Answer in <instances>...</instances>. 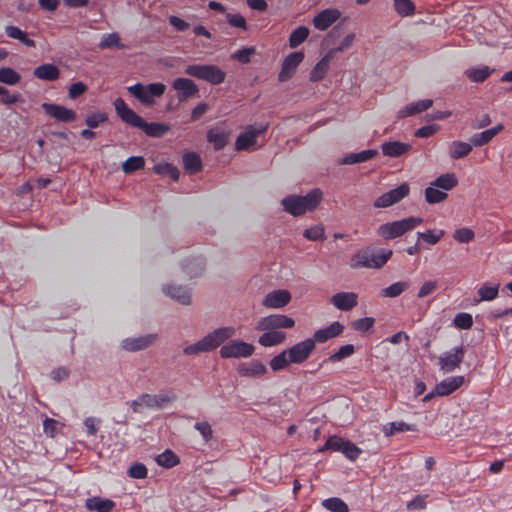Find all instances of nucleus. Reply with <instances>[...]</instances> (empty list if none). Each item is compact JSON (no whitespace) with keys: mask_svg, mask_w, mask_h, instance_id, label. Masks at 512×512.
Segmentation results:
<instances>
[{"mask_svg":"<svg viewBox=\"0 0 512 512\" xmlns=\"http://www.w3.org/2000/svg\"><path fill=\"white\" fill-rule=\"evenodd\" d=\"M341 16V12L335 8H327L319 12L312 20L314 27L320 31L327 30Z\"/></svg>","mask_w":512,"mask_h":512,"instance_id":"nucleus-18","label":"nucleus"},{"mask_svg":"<svg viewBox=\"0 0 512 512\" xmlns=\"http://www.w3.org/2000/svg\"><path fill=\"white\" fill-rule=\"evenodd\" d=\"M5 33L12 39H17L27 47H35L36 43L33 39L27 37L26 33L16 26L9 25L5 28Z\"/></svg>","mask_w":512,"mask_h":512,"instance_id":"nucleus-37","label":"nucleus"},{"mask_svg":"<svg viewBox=\"0 0 512 512\" xmlns=\"http://www.w3.org/2000/svg\"><path fill=\"white\" fill-rule=\"evenodd\" d=\"M412 146L408 143L399 141L384 142L381 145L382 153L388 157H400L411 150Z\"/></svg>","mask_w":512,"mask_h":512,"instance_id":"nucleus-25","label":"nucleus"},{"mask_svg":"<svg viewBox=\"0 0 512 512\" xmlns=\"http://www.w3.org/2000/svg\"><path fill=\"white\" fill-rule=\"evenodd\" d=\"M98 47L100 49H107V48H123L124 45L120 42V37L117 33L113 32L110 34H104L101 38V41L98 44Z\"/></svg>","mask_w":512,"mask_h":512,"instance_id":"nucleus-53","label":"nucleus"},{"mask_svg":"<svg viewBox=\"0 0 512 512\" xmlns=\"http://www.w3.org/2000/svg\"><path fill=\"white\" fill-rule=\"evenodd\" d=\"M268 128L267 124H260L258 126L249 125L243 133H241L235 143L238 151L248 150L256 145L257 136L263 134Z\"/></svg>","mask_w":512,"mask_h":512,"instance_id":"nucleus-10","label":"nucleus"},{"mask_svg":"<svg viewBox=\"0 0 512 512\" xmlns=\"http://www.w3.org/2000/svg\"><path fill=\"white\" fill-rule=\"evenodd\" d=\"M322 196V191L316 188L305 196L289 195L283 198L281 203L285 212L297 217L313 211L320 203Z\"/></svg>","mask_w":512,"mask_h":512,"instance_id":"nucleus-2","label":"nucleus"},{"mask_svg":"<svg viewBox=\"0 0 512 512\" xmlns=\"http://www.w3.org/2000/svg\"><path fill=\"white\" fill-rule=\"evenodd\" d=\"M238 372L245 377H261L267 373V367L258 360L249 363H243L238 367Z\"/></svg>","mask_w":512,"mask_h":512,"instance_id":"nucleus-28","label":"nucleus"},{"mask_svg":"<svg viewBox=\"0 0 512 512\" xmlns=\"http://www.w3.org/2000/svg\"><path fill=\"white\" fill-rule=\"evenodd\" d=\"M343 329H344V326L340 322L335 321L331 325H329L323 329L317 330L311 339L315 340V344L317 342L324 343L327 340L340 335L343 332Z\"/></svg>","mask_w":512,"mask_h":512,"instance_id":"nucleus-22","label":"nucleus"},{"mask_svg":"<svg viewBox=\"0 0 512 512\" xmlns=\"http://www.w3.org/2000/svg\"><path fill=\"white\" fill-rule=\"evenodd\" d=\"M155 338L156 336L152 334L136 338H126L122 341V348L132 352L143 350L152 344Z\"/></svg>","mask_w":512,"mask_h":512,"instance_id":"nucleus-23","label":"nucleus"},{"mask_svg":"<svg viewBox=\"0 0 512 512\" xmlns=\"http://www.w3.org/2000/svg\"><path fill=\"white\" fill-rule=\"evenodd\" d=\"M194 428L201 434L203 440L207 443L212 439L213 431L207 421H200L194 424Z\"/></svg>","mask_w":512,"mask_h":512,"instance_id":"nucleus-62","label":"nucleus"},{"mask_svg":"<svg viewBox=\"0 0 512 512\" xmlns=\"http://www.w3.org/2000/svg\"><path fill=\"white\" fill-rule=\"evenodd\" d=\"M295 325V321L286 315L272 314L261 318L257 325L256 330H275L278 328H292Z\"/></svg>","mask_w":512,"mask_h":512,"instance_id":"nucleus-11","label":"nucleus"},{"mask_svg":"<svg viewBox=\"0 0 512 512\" xmlns=\"http://www.w3.org/2000/svg\"><path fill=\"white\" fill-rule=\"evenodd\" d=\"M329 65L324 63L323 61H319L316 63V65L313 67L311 73H310V80L313 82H318L322 80L327 71H328Z\"/></svg>","mask_w":512,"mask_h":512,"instance_id":"nucleus-59","label":"nucleus"},{"mask_svg":"<svg viewBox=\"0 0 512 512\" xmlns=\"http://www.w3.org/2000/svg\"><path fill=\"white\" fill-rule=\"evenodd\" d=\"M176 400L177 395L172 391L160 394L144 393L131 401L130 407L134 413H142L145 408L163 409Z\"/></svg>","mask_w":512,"mask_h":512,"instance_id":"nucleus-3","label":"nucleus"},{"mask_svg":"<svg viewBox=\"0 0 512 512\" xmlns=\"http://www.w3.org/2000/svg\"><path fill=\"white\" fill-rule=\"evenodd\" d=\"M472 150V144L462 141H454L451 144L450 156L452 159H460L467 156Z\"/></svg>","mask_w":512,"mask_h":512,"instance_id":"nucleus-40","label":"nucleus"},{"mask_svg":"<svg viewBox=\"0 0 512 512\" xmlns=\"http://www.w3.org/2000/svg\"><path fill=\"white\" fill-rule=\"evenodd\" d=\"M291 300V295L287 290H275L268 293L262 301L267 308H282Z\"/></svg>","mask_w":512,"mask_h":512,"instance_id":"nucleus-21","label":"nucleus"},{"mask_svg":"<svg viewBox=\"0 0 512 512\" xmlns=\"http://www.w3.org/2000/svg\"><path fill=\"white\" fill-rule=\"evenodd\" d=\"M156 462L159 466L172 468L180 462V459L172 450L167 449L156 457Z\"/></svg>","mask_w":512,"mask_h":512,"instance_id":"nucleus-41","label":"nucleus"},{"mask_svg":"<svg viewBox=\"0 0 512 512\" xmlns=\"http://www.w3.org/2000/svg\"><path fill=\"white\" fill-rule=\"evenodd\" d=\"M372 251L371 250H362L356 253L350 261V267L353 269L359 268H370L373 269L372 263Z\"/></svg>","mask_w":512,"mask_h":512,"instance_id":"nucleus-34","label":"nucleus"},{"mask_svg":"<svg viewBox=\"0 0 512 512\" xmlns=\"http://www.w3.org/2000/svg\"><path fill=\"white\" fill-rule=\"evenodd\" d=\"M141 130L150 137H161L169 131V126L162 123H147L144 121Z\"/></svg>","mask_w":512,"mask_h":512,"instance_id":"nucleus-43","label":"nucleus"},{"mask_svg":"<svg viewBox=\"0 0 512 512\" xmlns=\"http://www.w3.org/2000/svg\"><path fill=\"white\" fill-rule=\"evenodd\" d=\"M474 236V232L465 227L457 229L453 234V238L460 243H469L474 239Z\"/></svg>","mask_w":512,"mask_h":512,"instance_id":"nucleus-63","label":"nucleus"},{"mask_svg":"<svg viewBox=\"0 0 512 512\" xmlns=\"http://www.w3.org/2000/svg\"><path fill=\"white\" fill-rule=\"evenodd\" d=\"M410 187L407 183H402L398 187L380 195L374 202L376 208H387L393 204L400 202L408 196Z\"/></svg>","mask_w":512,"mask_h":512,"instance_id":"nucleus-9","label":"nucleus"},{"mask_svg":"<svg viewBox=\"0 0 512 512\" xmlns=\"http://www.w3.org/2000/svg\"><path fill=\"white\" fill-rule=\"evenodd\" d=\"M107 120L108 116L105 112H92L87 114L85 123L89 128L94 129Z\"/></svg>","mask_w":512,"mask_h":512,"instance_id":"nucleus-56","label":"nucleus"},{"mask_svg":"<svg viewBox=\"0 0 512 512\" xmlns=\"http://www.w3.org/2000/svg\"><path fill=\"white\" fill-rule=\"evenodd\" d=\"M326 447H331L332 451L341 452L349 460H356L361 454V449L354 443L344 440L338 436H331L326 441Z\"/></svg>","mask_w":512,"mask_h":512,"instance_id":"nucleus-8","label":"nucleus"},{"mask_svg":"<svg viewBox=\"0 0 512 512\" xmlns=\"http://www.w3.org/2000/svg\"><path fill=\"white\" fill-rule=\"evenodd\" d=\"M114 107L122 121L135 128H142L145 120L129 108L122 98H117L114 101Z\"/></svg>","mask_w":512,"mask_h":512,"instance_id":"nucleus-15","label":"nucleus"},{"mask_svg":"<svg viewBox=\"0 0 512 512\" xmlns=\"http://www.w3.org/2000/svg\"><path fill=\"white\" fill-rule=\"evenodd\" d=\"M184 73L200 80L209 82L212 85H219L224 82L226 73L216 65L193 64L186 66Z\"/></svg>","mask_w":512,"mask_h":512,"instance_id":"nucleus-6","label":"nucleus"},{"mask_svg":"<svg viewBox=\"0 0 512 512\" xmlns=\"http://www.w3.org/2000/svg\"><path fill=\"white\" fill-rule=\"evenodd\" d=\"M464 358L463 346L455 347L439 357L438 365L443 372H452L459 367Z\"/></svg>","mask_w":512,"mask_h":512,"instance_id":"nucleus-13","label":"nucleus"},{"mask_svg":"<svg viewBox=\"0 0 512 512\" xmlns=\"http://www.w3.org/2000/svg\"><path fill=\"white\" fill-rule=\"evenodd\" d=\"M207 139L213 144L215 150H221L227 144L228 135L223 131L210 129L207 133Z\"/></svg>","mask_w":512,"mask_h":512,"instance_id":"nucleus-38","label":"nucleus"},{"mask_svg":"<svg viewBox=\"0 0 512 512\" xmlns=\"http://www.w3.org/2000/svg\"><path fill=\"white\" fill-rule=\"evenodd\" d=\"M172 88L178 92L180 101L197 94L199 91L198 86L189 78H176L172 83Z\"/></svg>","mask_w":512,"mask_h":512,"instance_id":"nucleus-19","label":"nucleus"},{"mask_svg":"<svg viewBox=\"0 0 512 512\" xmlns=\"http://www.w3.org/2000/svg\"><path fill=\"white\" fill-rule=\"evenodd\" d=\"M330 302L341 311H350L358 303V296L354 292H339L334 294Z\"/></svg>","mask_w":512,"mask_h":512,"instance_id":"nucleus-20","label":"nucleus"},{"mask_svg":"<svg viewBox=\"0 0 512 512\" xmlns=\"http://www.w3.org/2000/svg\"><path fill=\"white\" fill-rule=\"evenodd\" d=\"M116 504L110 499H102L94 496L87 498L85 501V507L89 511L95 512H111L115 508Z\"/></svg>","mask_w":512,"mask_h":512,"instance_id":"nucleus-29","label":"nucleus"},{"mask_svg":"<svg viewBox=\"0 0 512 512\" xmlns=\"http://www.w3.org/2000/svg\"><path fill=\"white\" fill-rule=\"evenodd\" d=\"M423 223L421 217L410 216L401 220L381 224L377 228V234L385 240H391L403 236Z\"/></svg>","mask_w":512,"mask_h":512,"instance_id":"nucleus-4","label":"nucleus"},{"mask_svg":"<svg viewBox=\"0 0 512 512\" xmlns=\"http://www.w3.org/2000/svg\"><path fill=\"white\" fill-rule=\"evenodd\" d=\"M128 92L144 105H154L155 98L163 96L166 86L163 83H150L143 85L136 83L127 87Z\"/></svg>","mask_w":512,"mask_h":512,"instance_id":"nucleus-5","label":"nucleus"},{"mask_svg":"<svg viewBox=\"0 0 512 512\" xmlns=\"http://www.w3.org/2000/svg\"><path fill=\"white\" fill-rule=\"evenodd\" d=\"M289 353H287V349L277 354L270 360V367L273 371H280L288 367L290 364H293L292 361H289Z\"/></svg>","mask_w":512,"mask_h":512,"instance_id":"nucleus-50","label":"nucleus"},{"mask_svg":"<svg viewBox=\"0 0 512 512\" xmlns=\"http://www.w3.org/2000/svg\"><path fill=\"white\" fill-rule=\"evenodd\" d=\"M205 267V260L201 256H195L192 259L185 260L182 263V269L190 276H197Z\"/></svg>","mask_w":512,"mask_h":512,"instance_id":"nucleus-35","label":"nucleus"},{"mask_svg":"<svg viewBox=\"0 0 512 512\" xmlns=\"http://www.w3.org/2000/svg\"><path fill=\"white\" fill-rule=\"evenodd\" d=\"M264 334L259 337V344L264 347H271L281 344L286 339V334L276 330H266Z\"/></svg>","mask_w":512,"mask_h":512,"instance_id":"nucleus-33","label":"nucleus"},{"mask_svg":"<svg viewBox=\"0 0 512 512\" xmlns=\"http://www.w3.org/2000/svg\"><path fill=\"white\" fill-rule=\"evenodd\" d=\"M409 430H411L410 425L403 421L390 422L383 427V433L385 436H392L395 433L405 432Z\"/></svg>","mask_w":512,"mask_h":512,"instance_id":"nucleus-55","label":"nucleus"},{"mask_svg":"<svg viewBox=\"0 0 512 512\" xmlns=\"http://www.w3.org/2000/svg\"><path fill=\"white\" fill-rule=\"evenodd\" d=\"M447 193L441 191L439 188L432 184L425 189V200L429 204H437L444 201L447 198Z\"/></svg>","mask_w":512,"mask_h":512,"instance_id":"nucleus-47","label":"nucleus"},{"mask_svg":"<svg viewBox=\"0 0 512 512\" xmlns=\"http://www.w3.org/2000/svg\"><path fill=\"white\" fill-rule=\"evenodd\" d=\"M494 70L486 65L472 67L465 70L464 74L472 81V82H483L485 81Z\"/></svg>","mask_w":512,"mask_h":512,"instance_id":"nucleus-36","label":"nucleus"},{"mask_svg":"<svg viewBox=\"0 0 512 512\" xmlns=\"http://www.w3.org/2000/svg\"><path fill=\"white\" fill-rule=\"evenodd\" d=\"M322 505L330 512H349L348 505L338 497L327 498Z\"/></svg>","mask_w":512,"mask_h":512,"instance_id":"nucleus-51","label":"nucleus"},{"mask_svg":"<svg viewBox=\"0 0 512 512\" xmlns=\"http://www.w3.org/2000/svg\"><path fill=\"white\" fill-rule=\"evenodd\" d=\"M227 22L237 28H241L243 30H247V22L246 19L240 14L227 13L226 14Z\"/></svg>","mask_w":512,"mask_h":512,"instance_id":"nucleus-64","label":"nucleus"},{"mask_svg":"<svg viewBox=\"0 0 512 512\" xmlns=\"http://www.w3.org/2000/svg\"><path fill=\"white\" fill-rule=\"evenodd\" d=\"M21 75L10 67L0 68V83L6 85H16L20 82Z\"/></svg>","mask_w":512,"mask_h":512,"instance_id":"nucleus-44","label":"nucleus"},{"mask_svg":"<svg viewBox=\"0 0 512 512\" xmlns=\"http://www.w3.org/2000/svg\"><path fill=\"white\" fill-rule=\"evenodd\" d=\"M392 254L393 251L390 249H380L378 251H372L371 263L373 269H379L383 267L391 258Z\"/></svg>","mask_w":512,"mask_h":512,"instance_id":"nucleus-45","label":"nucleus"},{"mask_svg":"<svg viewBox=\"0 0 512 512\" xmlns=\"http://www.w3.org/2000/svg\"><path fill=\"white\" fill-rule=\"evenodd\" d=\"M445 235L444 230H427L425 232H417V238L427 242L429 245H436Z\"/></svg>","mask_w":512,"mask_h":512,"instance_id":"nucleus-48","label":"nucleus"},{"mask_svg":"<svg viewBox=\"0 0 512 512\" xmlns=\"http://www.w3.org/2000/svg\"><path fill=\"white\" fill-rule=\"evenodd\" d=\"M377 154L378 151L376 149L363 150L358 153H349L340 160V163L345 165L361 163L374 158Z\"/></svg>","mask_w":512,"mask_h":512,"instance_id":"nucleus-32","label":"nucleus"},{"mask_svg":"<svg viewBox=\"0 0 512 512\" xmlns=\"http://www.w3.org/2000/svg\"><path fill=\"white\" fill-rule=\"evenodd\" d=\"M463 382V376L446 378L435 386V393L437 396H447L461 387Z\"/></svg>","mask_w":512,"mask_h":512,"instance_id":"nucleus-24","label":"nucleus"},{"mask_svg":"<svg viewBox=\"0 0 512 512\" xmlns=\"http://www.w3.org/2000/svg\"><path fill=\"white\" fill-rule=\"evenodd\" d=\"M114 107L122 121L135 128H142L145 120L129 108L122 98H117L114 101Z\"/></svg>","mask_w":512,"mask_h":512,"instance_id":"nucleus-14","label":"nucleus"},{"mask_svg":"<svg viewBox=\"0 0 512 512\" xmlns=\"http://www.w3.org/2000/svg\"><path fill=\"white\" fill-rule=\"evenodd\" d=\"M303 59L304 54L302 52H292L287 55L282 63V68L278 76L279 81L285 82L290 79Z\"/></svg>","mask_w":512,"mask_h":512,"instance_id":"nucleus-16","label":"nucleus"},{"mask_svg":"<svg viewBox=\"0 0 512 512\" xmlns=\"http://www.w3.org/2000/svg\"><path fill=\"white\" fill-rule=\"evenodd\" d=\"M433 104L431 99L410 103L398 111V118H406L428 110Z\"/></svg>","mask_w":512,"mask_h":512,"instance_id":"nucleus-26","label":"nucleus"},{"mask_svg":"<svg viewBox=\"0 0 512 512\" xmlns=\"http://www.w3.org/2000/svg\"><path fill=\"white\" fill-rule=\"evenodd\" d=\"M397 13L403 17L410 16L415 12V5L411 0H394Z\"/></svg>","mask_w":512,"mask_h":512,"instance_id":"nucleus-57","label":"nucleus"},{"mask_svg":"<svg viewBox=\"0 0 512 512\" xmlns=\"http://www.w3.org/2000/svg\"><path fill=\"white\" fill-rule=\"evenodd\" d=\"M408 287L409 284L407 282L398 281L382 289L380 294L382 297L395 298L402 294Z\"/></svg>","mask_w":512,"mask_h":512,"instance_id":"nucleus-46","label":"nucleus"},{"mask_svg":"<svg viewBox=\"0 0 512 512\" xmlns=\"http://www.w3.org/2000/svg\"><path fill=\"white\" fill-rule=\"evenodd\" d=\"M236 334L233 326L220 327L205 335L202 339L194 344L188 345L183 349L185 355H196L199 353L210 352L226 340L232 338Z\"/></svg>","mask_w":512,"mask_h":512,"instance_id":"nucleus-1","label":"nucleus"},{"mask_svg":"<svg viewBox=\"0 0 512 512\" xmlns=\"http://www.w3.org/2000/svg\"><path fill=\"white\" fill-rule=\"evenodd\" d=\"M33 75L40 80L54 81L59 78L60 71L56 65L46 63L36 67Z\"/></svg>","mask_w":512,"mask_h":512,"instance_id":"nucleus-31","label":"nucleus"},{"mask_svg":"<svg viewBox=\"0 0 512 512\" xmlns=\"http://www.w3.org/2000/svg\"><path fill=\"white\" fill-rule=\"evenodd\" d=\"M454 325L459 329H470L473 325L472 315L469 313L461 312L454 317Z\"/></svg>","mask_w":512,"mask_h":512,"instance_id":"nucleus-58","label":"nucleus"},{"mask_svg":"<svg viewBox=\"0 0 512 512\" xmlns=\"http://www.w3.org/2000/svg\"><path fill=\"white\" fill-rule=\"evenodd\" d=\"M504 126L502 124H498L490 129L482 131L480 133H476L471 136L470 142L473 146L480 147L487 143H489L500 131H502Z\"/></svg>","mask_w":512,"mask_h":512,"instance_id":"nucleus-30","label":"nucleus"},{"mask_svg":"<svg viewBox=\"0 0 512 512\" xmlns=\"http://www.w3.org/2000/svg\"><path fill=\"white\" fill-rule=\"evenodd\" d=\"M432 185L439 189L448 191V190L453 189L457 185V179L454 174L446 173V174H442L439 177H437L432 182Z\"/></svg>","mask_w":512,"mask_h":512,"instance_id":"nucleus-42","label":"nucleus"},{"mask_svg":"<svg viewBox=\"0 0 512 512\" xmlns=\"http://www.w3.org/2000/svg\"><path fill=\"white\" fill-rule=\"evenodd\" d=\"M183 164L190 173L199 172L202 168L200 156L194 152H188L183 156Z\"/></svg>","mask_w":512,"mask_h":512,"instance_id":"nucleus-39","label":"nucleus"},{"mask_svg":"<svg viewBox=\"0 0 512 512\" xmlns=\"http://www.w3.org/2000/svg\"><path fill=\"white\" fill-rule=\"evenodd\" d=\"M498 292V285L484 284L478 289L479 301H492L497 298Z\"/></svg>","mask_w":512,"mask_h":512,"instance_id":"nucleus-54","label":"nucleus"},{"mask_svg":"<svg viewBox=\"0 0 512 512\" xmlns=\"http://www.w3.org/2000/svg\"><path fill=\"white\" fill-rule=\"evenodd\" d=\"M315 350V340L305 339L287 349L289 353V361L293 364H301L305 362Z\"/></svg>","mask_w":512,"mask_h":512,"instance_id":"nucleus-12","label":"nucleus"},{"mask_svg":"<svg viewBox=\"0 0 512 512\" xmlns=\"http://www.w3.org/2000/svg\"><path fill=\"white\" fill-rule=\"evenodd\" d=\"M145 165V160L141 156H131L124 161L122 169L126 174L133 173L139 169H142Z\"/></svg>","mask_w":512,"mask_h":512,"instance_id":"nucleus-52","label":"nucleus"},{"mask_svg":"<svg viewBox=\"0 0 512 512\" xmlns=\"http://www.w3.org/2000/svg\"><path fill=\"white\" fill-rule=\"evenodd\" d=\"M147 473L146 466L139 462L132 464L127 471L128 476L134 479H144Z\"/></svg>","mask_w":512,"mask_h":512,"instance_id":"nucleus-61","label":"nucleus"},{"mask_svg":"<svg viewBox=\"0 0 512 512\" xmlns=\"http://www.w3.org/2000/svg\"><path fill=\"white\" fill-rule=\"evenodd\" d=\"M309 36V29L305 26H299L296 28L289 37V46L296 48L302 44Z\"/></svg>","mask_w":512,"mask_h":512,"instance_id":"nucleus-49","label":"nucleus"},{"mask_svg":"<svg viewBox=\"0 0 512 512\" xmlns=\"http://www.w3.org/2000/svg\"><path fill=\"white\" fill-rule=\"evenodd\" d=\"M354 353V346L352 344H347L339 348V350L332 355L329 356V361L337 362L341 361L347 357H350Z\"/></svg>","mask_w":512,"mask_h":512,"instance_id":"nucleus-60","label":"nucleus"},{"mask_svg":"<svg viewBox=\"0 0 512 512\" xmlns=\"http://www.w3.org/2000/svg\"><path fill=\"white\" fill-rule=\"evenodd\" d=\"M163 292L182 305H188L191 302L190 290L187 287L167 285L163 288Z\"/></svg>","mask_w":512,"mask_h":512,"instance_id":"nucleus-27","label":"nucleus"},{"mask_svg":"<svg viewBox=\"0 0 512 512\" xmlns=\"http://www.w3.org/2000/svg\"><path fill=\"white\" fill-rule=\"evenodd\" d=\"M254 346L242 340H231L220 349V356L224 359L228 358H247L254 353Z\"/></svg>","mask_w":512,"mask_h":512,"instance_id":"nucleus-7","label":"nucleus"},{"mask_svg":"<svg viewBox=\"0 0 512 512\" xmlns=\"http://www.w3.org/2000/svg\"><path fill=\"white\" fill-rule=\"evenodd\" d=\"M42 108L47 115L64 123L73 122L76 119V113L73 110L58 104L45 102Z\"/></svg>","mask_w":512,"mask_h":512,"instance_id":"nucleus-17","label":"nucleus"}]
</instances>
